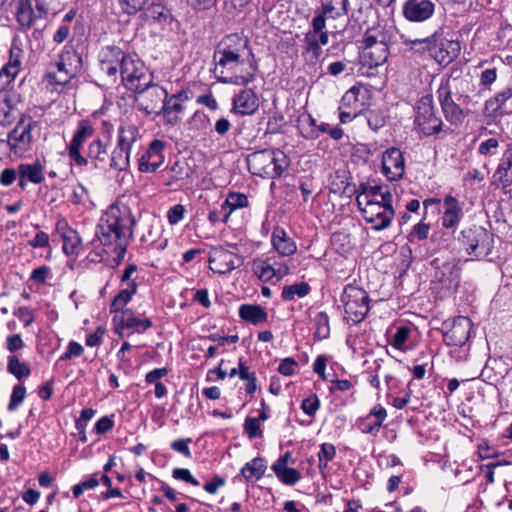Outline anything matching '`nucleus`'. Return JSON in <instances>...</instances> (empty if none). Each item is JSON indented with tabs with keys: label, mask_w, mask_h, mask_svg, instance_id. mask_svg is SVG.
Returning a JSON list of instances; mask_svg holds the SVG:
<instances>
[{
	"label": "nucleus",
	"mask_w": 512,
	"mask_h": 512,
	"mask_svg": "<svg viewBox=\"0 0 512 512\" xmlns=\"http://www.w3.org/2000/svg\"><path fill=\"white\" fill-rule=\"evenodd\" d=\"M215 78L225 84L247 85L254 81L257 64L246 37L234 33L225 36L213 54Z\"/></svg>",
	"instance_id": "nucleus-1"
},
{
	"label": "nucleus",
	"mask_w": 512,
	"mask_h": 512,
	"mask_svg": "<svg viewBox=\"0 0 512 512\" xmlns=\"http://www.w3.org/2000/svg\"><path fill=\"white\" fill-rule=\"evenodd\" d=\"M136 224L137 219L132 209L122 199H118L100 218L96 236L104 247L117 255L118 260H122L133 239Z\"/></svg>",
	"instance_id": "nucleus-2"
},
{
	"label": "nucleus",
	"mask_w": 512,
	"mask_h": 512,
	"mask_svg": "<svg viewBox=\"0 0 512 512\" xmlns=\"http://www.w3.org/2000/svg\"><path fill=\"white\" fill-rule=\"evenodd\" d=\"M249 171L263 178L276 179L288 169L290 160L279 149H264L250 153L247 158Z\"/></svg>",
	"instance_id": "nucleus-3"
},
{
	"label": "nucleus",
	"mask_w": 512,
	"mask_h": 512,
	"mask_svg": "<svg viewBox=\"0 0 512 512\" xmlns=\"http://www.w3.org/2000/svg\"><path fill=\"white\" fill-rule=\"evenodd\" d=\"M386 199L382 201L373 202L372 200H365V197L359 200L358 207L366 222L372 224L373 229L383 230L389 227L391 220L395 214L391 205L392 194L386 193Z\"/></svg>",
	"instance_id": "nucleus-4"
},
{
	"label": "nucleus",
	"mask_w": 512,
	"mask_h": 512,
	"mask_svg": "<svg viewBox=\"0 0 512 512\" xmlns=\"http://www.w3.org/2000/svg\"><path fill=\"white\" fill-rule=\"evenodd\" d=\"M362 59L370 68L384 64L389 55L386 37L379 28H370L363 38Z\"/></svg>",
	"instance_id": "nucleus-5"
},
{
	"label": "nucleus",
	"mask_w": 512,
	"mask_h": 512,
	"mask_svg": "<svg viewBox=\"0 0 512 512\" xmlns=\"http://www.w3.org/2000/svg\"><path fill=\"white\" fill-rule=\"evenodd\" d=\"M341 302L344 305L346 319L358 324L362 322L369 312V296L367 292L355 285L349 284L344 288L341 295Z\"/></svg>",
	"instance_id": "nucleus-6"
},
{
	"label": "nucleus",
	"mask_w": 512,
	"mask_h": 512,
	"mask_svg": "<svg viewBox=\"0 0 512 512\" xmlns=\"http://www.w3.org/2000/svg\"><path fill=\"white\" fill-rule=\"evenodd\" d=\"M37 122L28 114H23L16 126L8 133L6 143L10 152L21 156L31 149L33 143L32 130Z\"/></svg>",
	"instance_id": "nucleus-7"
},
{
	"label": "nucleus",
	"mask_w": 512,
	"mask_h": 512,
	"mask_svg": "<svg viewBox=\"0 0 512 512\" xmlns=\"http://www.w3.org/2000/svg\"><path fill=\"white\" fill-rule=\"evenodd\" d=\"M121 79L126 88L135 91L149 84L152 76L139 57L130 54L124 61Z\"/></svg>",
	"instance_id": "nucleus-8"
},
{
	"label": "nucleus",
	"mask_w": 512,
	"mask_h": 512,
	"mask_svg": "<svg viewBox=\"0 0 512 512\" xmlns=\"http://www.w3.org/2000/svg\"><path fill=\"white\" fill-rule=\"evenodd\" d=\"M415 123L426 136L438 134L442 130V120L435 114L431 95L423 96L417 102Z\"/></svg>",
	"instance_id": "nucleus-9"
},
{
	"label": "nucleus",
	"mask_w": 512,
	"mask_h": 512,
	"mask_svg": "<svg viewBox=\"0 0 512 512\" xmlns=\"http://www.w3.org/2000/svg\"><path fill=\"white\" fill-rule=\"evenodd\" d=\"M136 93L135 101L139 110L144 111L146 114H160L161 108L168 92L158 84H152V81L134 91Z\"/></svg>",
	"instance_id": "nucleus-10"
},
{
	"label": "nucleus",
	"mask_w": 512,
	"mask_h": 512,
	"mask_svg": "<svg viewBox=\"0 0 512 512\" xmlns=\"http://www.w3.org/2000/svg\"><path fill=\"white\" fill-rule=\"evenodd\" d=\"M461 242L468 254L481 258L490 253L492 235L482 227L470 228L462 231Z\"/></svg>",
	"instance_id": "nucleus-11"
},
{
	"label": "nucleus",
	"mask_w": 512,
	"mask_h": 512,
	"mask_svg": "<svg viewBox=\"0 0 512 512\" xmlns=\"http://www.w3.org/2000/svg\"><path fill=\"white\" fill-rule=\"evenodd\" d=\"M130 56L121 48L116 46H107L100 54V70L107 76L111 83H115L118 75L121 76L124 67V61Z\"/></svg>",
	"instance_id": "nucleus-12"
},
{
	"label": "nucleus",
	"mask_w": 512,
	"mask_h": 512,
	"mask_svg": "<svg viewBox=\"0 0 512 512\" xmlns=\"http://www.w3.org/2000/svg\"><path fill=\"white\" fill-rule=\"evenodd\" d=\"M431 265L435 269V279L445 288L449 290H455L458 288L460 284L461 269L458 265V261L455 258L448 260L436 258L431 262Z\"/></svg>",
	"instance_id": "nucleus-13"
},
{
	"label": "nucleus",
	"mask_w": 512,
	"mask_h": 512,
	"mask_svg": "<svg viewBox=\"0 0 512 512\" xmlns=\"http://www.w3.org/2000/svg\"><path fill=\"white\" fill-rule=\"evenodd\" d=\"M94 132V127L89 121L81 120L78 123L77 129L68 146V155L78 166L88 165V159L82 156L80 151L83 144L94 135Z\"/></svg>",
	"instance_id": "nucleus-14"
},
{
	"label": "nucleus",
	"mask_w": 512,
	"mask_h": 512,
	"mask_svg": "<svg viewBox=\"0 0 512 512\" xmlns=\"http://www.w3.org/2000/svg\"><path fill=\"white\" fill-rule=\"evenodd\" d=\"M444 342L449 346H462L470 337L472 322L468 317L458 316L451 323L445 322Z\"/></svg>",
	"instance_id": "nucleus-15"
},
{
	"label": "nucleus",
	"mask_w": 512,
	"mask_h": 512,
	"mask_svg": "<svg viewBox=\"0 0 512 512\" xmlns=\"http://www.w3.org/2000/svg\"><path fill=\"white\" fill-rule=\"evenodd\" d=\"M244 264L242 256L221 247L215 248L209 257L210 269L218 274H226Z\"/></svg>",
	"instance_id": "nucleus-16"
},
{
	"label": "nucleus",
	"mask_w": 512,
	"mask_h": 512,
	"mask_svg": "<svg viewBox=\"0 0 512 512\" xmlns=\"http://www.w3.org/2000/svg\"><path fill=\"white\" fill-rule=\"evenodd\" d=\"M383 173L389 180H400L405 172V161L401 151L392 147L387 149L382 156Z\"/></svg>",
	"instance_id": "nucleus-17"
},
{
	"label": "nucleus",
	"mask_w": 512,
	"mask_h": 512,
	"mask_svg": "<svg viewBox=\"0 0 512 512\" xmlns=\"http://www.w3.org/2000/svg\"><path fill=\"white\" fill-rule=\"evenodd\" d=\"M434 10L431 0H407L403 5V15L410 22H424L431 18Z\"/></svg>",
	"instance_id": "nucleus-18"
},
{
	"label": "nucleus",
	"mask_w": 512,
	"mask_h": 512,
	"mask_svg": "<svg viewBox=\"0 0 512 512\" xmlns=\"http://www.w3.org/2000/svg\"><path fill=\"white\" fill-rule=\"evenodd\" d=\"M163 149L164 143L162 141L153 140L139 159V170L145 173L155 172L164 162Z\"/></svg>",
	"instance_id": "nucleus-19"
},
{
	"label": "nucleus",
	"mask_w": 512,
	"mask_h": 512,
	"mask_svg": "<svg viewBox=\"0 0 512 512\" xmlns=\"http://www.w3.org/2000/svg\"><path fill=\"white\" fill-rule=\"evenodd\" d=\"M56 231L62 238L64 253L67 255L78 254L81 247V239L78 233L68 225L66 220L62 219L56 223Z\"/></svg>",
	"instance_id": "nucleus-20"
},
{
	"label": "nucleus",
	"mask_w": 512,
	"mask_h": 512,
	"mask_svg": "<svg viewBox=\"0 0 512 512\" xmlns=\"http://www.w3.org/2000/svg\"><path fill=\"white\" fill-rule=\"evenodd\" d=\"M60 67L68 69L70 74H78L82 69V55L73 41H69L59 55Z\"/></svg>",
	"instance_id": "nucleus-21"
},
{
	"label": "nucleus",
	"mask_w": 512,
	"mask_h": 512,
	"mask_svg": "<svg viewBox=\"0 0 512 512\" xmlns=\"http://www.w3.org/2000/svg\"><path fill=\"white\" fill-rule=\"evenodd\" d=\"M367 94L368 89L364 86H353L342 96L340 107L360 114L364 109Z\"/></svg>",
	"instance_id": "nucleus-22"
},
{
	"label": "nucleus",
	"mask_w": 512,
	"mask_h": 512,
	"mask_svg": "<svg viewBox=\"0 0 512 512\" xmlns=\"http://www.w3.org/2000/svg\"><path fill=\"white\" fill-rule=\"evenodd\" d=\"M461 51L458 41L442 40L437 41V47L432 52V57L439 63L447 65L456 59Z\"/></svg>",
	"instance_id": "nucleus-23"
},
{
	"label": "nucleus",
	"mask_w": 512,
	"mask_h": 512,
	"mask_svg": "<svg viewBox=\"0 0 512 512\" xmlns=\"http://www.w3.org/2000/svg\"><path fill=\"white\" fill-rule=\"evenodd\" d=\"M258 106V97L251 89L242 90L233 98V110L241 115L254 113Z\"/></svg>",
	"instance_id": "nucleus-24"
},
{
	"label": "nucleus",
	"mask_w": 512,
	"mask_h": 512,
	"mask_svg": "<svg viewBox=\"0 0 512 512\" xmlns=\"http://www.w3.org/2000/svg\"><path fill=\"white\" fill-rule=\"evenodd\" d=\"M186 99L182 93L172 95L166 98L161 108L165 120L169 124H176L180 120V114L184 110L183 102Z\"/></svg>",
	"instance_id": "nucleus-25"
},
{
	"label": "nucleus",
	"mask_w": 512,
	"mask_h": 512,
	"mask_svg": "<svg viewBox=\"0 0 512 512\" xmlns=\"http://www.w3.org/2000/svg\"><path fill=\"white\" fill-rule=\"evenodd\" d=\"M110 142V136L107 135L105 138H96L89 145L87 149V159L94 162V166L97 168L100 164L106 163L108 157V145Z\"/></svg>",
	"instance_id": "nucleus-26"
},
{
	"label": "nucleus",
	"mask_w": 512,
	"mask_h": 512,
	"mask_svg": "<svg viewBox=\"0 0 512 512\" xmlns=\"http://www.w3.org/2000/svg\"><path fill=\"white\" fill-rule=\"evenodd\" d=\"M271 241L273 247L281 256H291L297 250L296 243L281 228L274 229Z\"/></svg>",
	"instance_id": "nucleus-27"
},
{
	"label": "nucleus",
	"mask_w": 512,
	"mask_h": 512,
	"mask_svg": "<svg viewBox=\"0 0 512 512\" xmlns=\"http://www.w3.org/2000/svg\"><path fill=\"white\" fill-rule=\"evenodd\" d=\"M444 204L446 208L442 216V225L447 229L454 228L460 221L462 209L457 199L450 195L445 197Z\"/></svg>",
	"instance_id": "nucleus-28"
},
{
	"label": "nucleus",
	"mask_w": 512,
	"mask_h": 512,
	"mask_svg": "<svg viewBox=\"0 0 512 512\" xmlns=\"http://www.w3.org/2000/svg\"><path fill=\"white\" fill-rule=\"evenodd\" d=\"M305 54L310 61H315L321 54V47L328 43V34L307 33L304 38Z\"/></svg>",
	"instance_id": "nucleus-29"
},
{
	"label": "nucleus",
	"mask_w": 512,
	"mask_h": 512,
	"mask_svg": "<svg viewBox=\"0 0 512 512\" xmlns=\"http://www.w3.org/2000/svg\"><path fill=\"white\" fill-rule=\"evenodd\" d=\"M239 316L253 324L259 325L268 321V314L266 310L259 305L243 304L239 308Z\"/></svg>",
	"instance_id": "nucleus-30"
},
{
	"label": "nucleus",
	"mask_w": 512,
	"mask_h": 512,
	"mask_svg": "<svg viewBox=\"0 0 512 512\" xmlns=\"http://www.w3.org/2000/svg\"><path fill=\"white\" fill-rule=\"evenodd\" d=\"M248 198L243 193L230 192L226 200L221 205V213H223V221L227 222L232 212L239 208L248 206Z\"/></svg>",
	"instance_id": "nucleus-31"
},
{
	"label": "nucleus",
	"mask_w": 512,
	"mask_h": 512,
	"mask_svg": "<svg viewBox=\"0 0 512 512\" xmlns=\"http://www.w3.org/2000/svg\"><path fill=\"white\" fill-rule=\"evenodd\" d=\"M121 325L133 332L143 333L152 326V321L149 318H137L130 309H126L121 315Z\"/></svg>",
	"instance_id": "nucleus-32"
},
{
	"label": "nucleus",
	"mask_w": 512,
	"mask_h": 512,
	"mask_svg": "<svg viewBox=\"0 0 512 512\" xmlns=\"http://www.w3.org/2000/svg\"><path fill=\"white\" fill-rule=\"evenodd\" d=\"M139 137V130L134 125H121L118 129L117 145L118 147L131 151L132 146Z\"/></svg>",
	"instance_id": "nucleus-33"
},
{
	"label": "nucleus",
	"mask_w": 512,
	"mask_h": 512,
	"mask_svg": "<svg viewBox=\"0 0 512 512\" xmlns=\"http://www.w3.org/2000/svg\"><path fill=\"white\" fill-rule=\"evenodd\" d=\"M404 44L416 53L428 52L432 57V52L437 47V33L426 38L406 39Z\"/></svg>",
	"instance_id": "nucleus-34"
},
{
	"label": "nucleus",
	"mask_w": 512,
	"mask_h": 512,
	"mask_svg": "<svg viewBox=\"0 0 512 512\" xmlns=\"http://www.w3.org/2000/svg\"><path fill=\"white\" fill-rule=\"evenodd\" d=\"M19 177L26 178L29 182L40 184L44 180L43 166L39 161L33 164L21 163L18 166Z\"/></svg>",
	"instance_id": "nucleus-35"
},
{
	"label": "nucleus",
	"mask_w": 512,
	"mask_h": 512,
	"mask_svg": "<svg viewBox=\"0 0 512 512\" xmlns=\"http://www.w3.org/2000/svg\"><path fill=\"white\" fill-rule=\"evenodd\" d=\"M137 284L135 282H131L128 286L122 289L113 299L110 305V312L117 313L121 312L123 314L124 307L131 300L132 296L136 293Z\"/></svg>",
	"instance_id": "nucleus-36"
},
{
	"label": "nucleus",
	"mask_w": 512,
	"mask_h": 512,
	"mask_svg": "<svg viewBox=\"0 0 512 512\" xmlns=\"http://www.w3.org/2000/svg\"><path fill=\"white\" fill-rule=\"evenodd\" d=\"M386 193H391L388 188L383 189V187L379 185L371 186L367 183H363L360 185L356 196L357 205L362 197H365V200H372L373 202L382 201Z\"/></svg>",
	"instance_id": "nucleus-37"
},
{
	"label": "nucleus",
	"mask_w": 512,
	"mask_h": 512,
	"mask_svg": "<svg viewBox=\"0 0 512 512\" xmlns=\"http://www.w3.org/2000/svg\"><path fill=\"white\" fill-rule=\"evenodd\" d=\"M511 168L512 149H508L504 152L495 174L499 176L498 180L503 184L504 187H507L512 183V172L511 175H509V170Z\"/></svg>",
	"instance_id": "nucleus-38"
},
{
	"label": "nucleus",
	"mask_w": 512,
	"mask_h": 512,
	"mask_svg": "<svg viewBox=\"0 0 512 512\" xmlns=\"http://www.w3.org/2000/svg\"><path fill=\"white\" fill-rule=\"evenodd\" d=\"M265 470V461L262 458H254L245 464L241 469V474L248 481L259 480L264 475Z\"/></svg>",
	"instance_id": "nucleus-39"
},
{
	"label": "nucleus",
	"mask_w": 512,
	"mask_h": 512,
	"mask_svg": "<svg viewBox=\"0 0 512 512\" xmlns=\"http://www.w3.org/2000/svg\"><path fill=\"white\" fill-rule=\"evenodd\" d=\"M348 0H322L323 14L329 18H338L347 13Z\"/></svg>",
	"instance_id": "nucleus-40"
},
{
	"label": "nucleus",
	"mask_w": 512,
	"mask_h": 512,
	"mask_svg": "<svg viewBox=\"0 0 512 512\" xmlns=\"http://www.w3.org/2000/svg\"><path fill=\"white\" fill-rule=\"evenodd\" d=\"M16 17L22 27L29 28L32 26L35 20V14L30 0H20Z\"/></svg>",
	"instance_id": "nucleus-41"
},
{
	"label": "nucleus",
	"mask_w": 512,
	"mask_h": 512,
	"mask_svg": "<svg viewBox=\"0 0 512 512\" xmlns=\"http://www.w3.org/2000/svg\"><path fill=\"white\" fill-rule=\"evenodd\" d=\"M7 370L14 375L18 380L27 378L31 374V369L28 364L21 362L17 355H10L7 359Z\"/></svg>",
	"instance_id": "nucleus-42"
},
{
	"label": "nucleus",
	"mask_w": 512,
	"mask_h": 512,
	"mask_svg": "<svg viewBox=\"0 0 512 512\" xmlns=\"http://www.w3.org/2000/svg\"><path fill=\"white\" fill-rule=\"evenodd\" d=\"M130 152L116 146L110 158V167L116 171H126L130 166Z\"/></svg>",
	"instance_id": "nucleus-43"
},
{
	"label": "nucleus",
	"mask_w": 512,
	"mask_h": 512,
	"mask_svg": "<svg viewBox=\"0 0 512 512\" xmlns=\"http://www.w3.org/2000/svg\"><path fill=\"white\" fill-rule=\"evenodd\" d=\"M314 337L318 340L327 339L330 335L329 316L325 312H318L313 318Z\"/></svg>",
	"instance_id": "nucleus-44"
},
{
	"label": "nucleus",
	"mask_w": 512,
	"mask_h": 512,
	"mask_svg": "<svg viewBox=\"0 0 512 512\" xmlns=\"http://www.w3.org/2000/svg\"><path fill=\"white\" fill-rule=\"evenodd\" d=\"M253 273L262 281H270L276 276L275 267L267 260L255 259L252 264Z\"/></svg>",
	"instance_id": "nucleus-45"
},
{
	"label": "nucleus",
	"mask_w": 512,
	"mask_h": 512,
	"mask_svg": "<svg viewBox=\"0 0 512 512\" xmlns=\"http://www.w3.org/2000/svg\"><path fill=\"white\" fill-rule=\"evenodd\" d=\"M310 292V286L305 282L286 285L282 290V298L285 301H293L296 297L303 298Z\"/></svg>",
	"instance_id": "nucleus-46"
},
{
	"label": "nucleus",
	"mask_w": 512,
	"mask_h": 512,
	"mask_svg": "<svg viewBox=\"0 0 512 512\" xmlns=\"http://www.w3.org/2000/svg\"><path fill=\"white\" fill-rule=\"evenodd\" d=\"M55 66L57 71H49L45 76L50 84L61 86L66 85L77 75L68 73V69L60 67L59 63H56Z\"/></svg>",
	"instance_id": "nucleus-47"
},
{
	"label": "nucleus",
	"mask_w": 512,
	"mask_h": 512,
	"mask_svg": "<svg viewBox=\"0 0 512 512\" xmlns=\"http://www.w3.org/2000/svg\"><path fill=\"white\" fill-rule=\"evenodd\" d=\"M336 455L335 446L331 443H323L318 452V467L320 470H324L328 466V462L331 461Z\"/></svg>",
	"instance_id": "nucleus-48"
},
{
	"label": "nucleus",
	"mask_w": 512,
	"mask_h": 512,
	"mask_svg": "<svg viewBox=\"0 0 512 512\" xmlns=\"http://www.w3.org/2000/svg\"><path fill=\"white\" fill-rule=\"evenodd\" d=\"M23 56V50L18 45H12L9 50V59L6 64L19 74Z\"/></svg>",
	"instance_id": "nucleus-49"
},
{
	"label": "nucleus",
	"mask_w": 512,
	"mask_h": 512,
	"mask_svg": "<svg viewBox=\"0 0 512 512\" xmlns=\"http://www.w3.org/2000/svg\"><path fill=\"white\" fill-rule=\"evenodd\" d=\"M275 474L280 481L287 485H294L300 479V473L294 468H283Z\"/></svg>",
	"instance_id": "nucleus-50"
},
{
	"label": "nucleus",
	"mask_w": 512,
	"mask_h": 512,
	"mask_svg": "<svg viewBox=\"0 0 512 512\" xmlns=\"http://www.w3.org/2000/svg\"><path fill=\"white\" fill-rule=\"evenodd\" d=\"M26 396V389L23 385H15L8 404V410L14 411L23 402Z\"/></svg>",
	"instance_id": "nucleus-51"
},
{
	"label": "nucleus",
	"mask_w": 512,
	"mask_h": 512,
	"mask_svg": "<svg viewBox=\"0 0 512 512\" xmlns=\"http://www.w3.org/2000/svg\"><path fill=\"white\" fill-rule=\"evenodd\" d=\"M149 0H119L122 10L128 15L141 11Z\"/></svg>",
	"instance_id": "nucleus-52"
},
{
	"label": "nucleus",
	"mask_w": 512,
	"mask_h": 512,
	"mask_svg": "<svg viewBox=\"0 0 512 512\" xmlns=\"http://www.w3.org/2000/svg\"><path fill=\"white\" fill-rule=\"evenodd\" d=\"M409 335H410V328L407 326H400L399 328H397V331L394 334L390 343L396 349L401 350L403 348L404 344L406 343V341L408 340Z\"/></svg>",
	"instance_id": "nucleus-53"
},
{
	"label": "nucleus",
	"mask_w": 512,
	"mask_h": 512,
	"mask_svg": "<svg viewBox=\"0 0 512 512\" xmlns=\"http://www.w3.org/2000/svg\"><path fill=\"white\" fill-rule=\"evenodd\" d=\"M320 407V401L316 394H312L301 403V409L309 416H314Z\"/></svg>",
	"instance_id": "nucleus-54"
},
{
	"label": "nucleus",
	"mask_w": 512,
	"mask_h": 512,
	"mask_svg": "<svg viewBox=\"0 0 512 512\" xmlns=\"http://www.w3.org/2000/svg\"><path fill=\"white\" fill-rule=\"evenodd\" d=\"M251 0H224L223 9L227 15L234 17Z\"/></svg>",
	"instance_id": "nucleus-55"
},
{
	"label": "nucleus",
	"mask_w": 512,
	"mask_h": 512,
	"mask_svg": "<svg viewBox=\"0 0 512 512\" xmlns=\"http://www.w3.org/2000/svg\"><path fill=\"white\" fill-rule=\"evenodd\" d=\"M244 430L250 438L261 436L259 419L248 417L244 422Z\"/></svg>",
	"instance_id": "nucleus-56"
},
{
	"label": "nucleus",
	"mask_w": 512,
	"mask_h": 512,
	"mask_svg": "<svg viewBox=\"0 0 512 512\" xmlns=\"http://www.w3.org/2000/svg\"><path fill=\"white\" fill-rule=\"evenodd\" d=\"M443 112L446 118L452 123L459 122L462 119V110L455 102L448 103V105L443 108Z\"/></svg>",
	"instance_id": "nucleus-57"
},
{
	"label": "nucleus",
	"mask_w": 512,
	"mask_h": 512,
	"mask_svg": "<svg viewBox=\"0 0 512 512\" xmlns=\"http://www.w3.org/2000/svg\"><path fill=\"white\" fill-rule=\"evenodd\" d=\"M511 97H512V88L507 87L502 92L496 94L493 99H490L489 101H487V105H490V106L496 105L494 110H498Z\"/></svg>",
	"instance_id": "nucleus-58"
},
{
	"label": "nucleus",
	"mask_w": 512,
	"mask_h": 512,
	"mask_svg": "<svg viewBox=\"0 0 512 512\" xmlns=\"http://www.w3.org/2000/svg\"><path fill=\"white\" fill-rule=\"evenodd\" d=\"M172 475L175 479L190 483L193 486L199 485V481L186 468H175Z\"/></svg>",
	"instance_id": "nucleus-59"
},
{
	"label": "nucleus",
	"mask_w": 512,
	"mask_h": 512,
	"mask_svg": "<svg viewBox=\"0 0 512 512\" xmlns=\"http://www.w3.org/2000/svg\"><path fill=\"white\" fill-rule=\"evenodd\" d=\"M184 213H185V208L183 205L176 204V205L172 206L167 212L168 222L171 225L177 224L178 222H180L183 219Z\"/></svg>",
	"instance_id": "nucleus-60"
},
{
	"label": "nucleus",
	"mask_w": 512,
	"mask_h": 512,
	"mask_svg": "<svg viewBox=\"0 0 512 512\" xmlns=\"http://www.w3.org/2000/svg\"><path fill=\"white\" fill-rule=\"evenodd\" d=\"M297 367L298 363L293 358L287 357L280 362L278 371L284 376H292Z\"/></svg>",
	"instance_id": "nucleus-61"
},
{
	"label": "nucleus",
	"mask_w": 512,
	"mask_h": 512,
	"mask_svg": "<svg viewBox=\"0 0 512 512\" xmlns=\"http://www.w3.org/2000/svg\"><path fill=\"white\" fill-rule=\"evenodd\" d=\"M83 347L81 344L75 341H71L68 344V349L60 356V360L66 361L74 357H78L83 353Z\"/></svg>",
	"instance_id": "nucleus-62"
},
{
	"label": "nucleus",
	"mask_w": 512,
	"mask_h": 512,
	"mask_svg": "<svg viewBox=\"0 0 512 512\" xmlns=\"http://www.w3.org/2000/svg\"><path fill=\"white\" fill-rule=\"evenodd\" d=\"M191 443L190 438H183V439H177L171 443V448L183 454L185 457L190 458L191 457V451L189 449V444Z\"/></svg>",
	"instance_id": "nucleus-63"
},
{
	"label": "nucleus",
	"mask_w": 512,
	"mask_h": 512,
	"mask_svg": "<svg viewBox=\"0 0 512 512\" xmlns=\"http://www.w3.org/2000/svg\"><path fill=\"white\" fill-rule=\"evenodd\" d=\"M88 191L82 184H77L72 189V194L70 196V201L73 204H82L87 198Z\"/></svg>",
	"instance_id": "nucleus-64"
}]
</instances>
